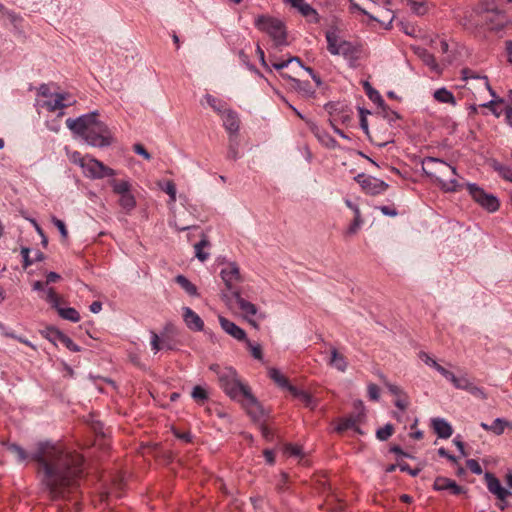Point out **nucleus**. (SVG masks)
I'll return each mask as SVG.
<instances>
[{
	"instance_id": "nucleus-52",
	"label": "nucleus",
	"mask_w": 512,
	"mask_h": 512,
	"mask_svg": "<svg viewBox=\"0 0 512 512\" xmlns=\"http://www.w3.org/2000/svg\"><path fill=\"white\" fill-rule=\"evenodd\" d=\"M285 453L290 455V456H294V457H300L301 458L303 456L302 448L300 446L294 445V444L286 445Z\"/></svg>"
},
{
	"instance_id": "nucleus-6",
	"label": "nucleus",
	"mask_w": 512,
	"mask_h": 512,
	"mask_svg": "<svg viewBox=\"0 0 512 512\" xmlns=\"http://www.w3.org/2000/svg\"><path fill=\"white\" fill-rule=\"evenodd\" d=\"M75 100L67 93H52L45 84L38 89L36 105L49 112H57L59 116L64 114V108L71 106Z\"/></svg>"
},
{
	"instance_id": "nucleus-57",
	"label": "nucleus",
	"mask_w": 512,
	"mask_h": 512,
	"mask_svg": "<svg viewBox=\"0 0 512 512\" xmlns=\"http://www.w3.org/2000/svg\"><path fill=\"white\" fill-rule=\"evenodd\" d=\"M467 392H469L471 395H473L477 398L483 399V400L487 398L485 391L481 387L475 385L474 383L470 386V388L467 390Z\"/></svg>"
},
{
	"instance_id": "nucleus-51",
	"label": "nucleus",
	"mask_w": 512,
	"mask_h": 512,
	"mask_svg": "<svg viewBox=\"0 0 512 512\" xmlns=\"http://www.w3.org/2000/svg\"><path fill=\"white\" fill-rule=\"evenodd\" d=\"M299 401H301L305 406L314 408L316 406V403L313 399V397L306 391L303 390L301 394H299V397H297Z\"/></svg>"
},
{
	"instance_id": "nucleus-33",
	"label": "nucleus",
	"mask_w": 512,
	"mask_h": 512,
	"mask_svg": "<svg viewBox=\"0 0 512 512\" xmlns=\"http://www.w3.org/2000/svg\"><path fill=\"white\" fill-rule=\"evenodd\" d=\"M210 246V243L208 239L204 236L200 242L196 243L194 246L195 249V256L201 261L204 262L208 259L209 253L205 252L204 249L208 248Z\"/></svg>"
},
{
	"instance_id": "nucleus-50",
	"label": "nucleus",
	"mask_w": 512,
	"mask_h": 512,
	"mask_svg": "<svg viewBox=\"0 0 512 512\" xmlns=\"http://www.w3.org/2000/svg\"><path fill=\"white\" fill-rule=\"evenodd\" d=\"M381 379L384 381L389 392L391 394H393L395 397H400L403 394H405V392L403 391V389L401 387H399L398 385L392 384L390 382H387L386 378L383 375H381Z\"/></svg>"
},
{
	"instance_id": "nucleus-59",
	"label": "nucleus",
	"mask_w": 512,
	"mask_h": 512,
	"mask_svg": "<svg viewBox=\"0 0 512 512\" xmlns=\"http://www.w3.org/2000/svg\"><path fill=\"white\" fill-rule=\"evenodd\" d=\"M52 222L57 227V229L59 230L62 238L63 239H67L68 231L66 229L65 223L62 220H60V219H58L56 217H52Z\"/></svg>"
},
{
	"instance_id": "nucleus-8",
	"label": "nucleus",
	"mask_w": 512,
	"mask_h": 512,
	"mask_svg": "<svg viewBox=\"0 0 512 512\" xmlns=\"http://www.w3.org/2000/svg\"><path fill=\"white\" fill-rule=\"evenodd\" d=\"M113 192L119 196L118 203L126 212L130 213L137 205L136 198L132 193V184L128 179L110 181Z\"/></svg>"
},
{
	"instance_id": "nucleus-1",
	"label": "nucleus",
	"mask_w": 512,
	"mask_h": 512,
	"mask_svg": "<svg viewBox=\"0 0 512 512\" xmlns=\"http://www.w3.org/2000/svg\"><path fill=\"white\" fill-rule=\"evenodd\" d=\"M42 467L43 483L53 498L65 497L78 485L82 474L83 458L62 445L39 443L31 455Z\"/></svg>"
},
{
	"instance_id": "nucleus-60",
	"label": "nucleus",
	"mask_w": 512,
	"mask_h": 512,
	"mask_svg": "<svg viewBox=\"0 0 512 512\" xmlns=\"http://www.w3.org/2000/svg\"><path fill=\"white\" fill-rule=\"evenodd\" d=\"M467 467L470 469V471L476 475L482 474L483 470L479 462L475 459H469L466 462Z\"/></svg>"
},
{
	"instance_id": "nucleus-29",
	"label": "nucleus",
	"mask_w": 512,
	"mask_h": 512,
	"mask_svg": "<svg viewBox=\"0 0 512 512\" xmlns=\"http://www.w3.org/2000/svg\"><path fill=\"white\" fill-rule=\"evenodd\" d=\"M418 55L422 59L424 64L427 65L431 69V71L435 72L436 74H441V71H442L441 67L436 62L434 56L431 53H429L426 50H420L418 52Z\"/></svg>"
},
{
	"instance_id": "nucleus-36",
	"label": "nucleus",
	"mask_w": 512,
	"mask_h": 512,
	"mask_svg": "<svg viewBox=\"0 0 512 512\" xmlns=\"http://www.w3.org/2000/svg\"><path fill=\"white\" fill-rule=\"evenodd\" d=\"M316 137L321 142L322 145H324L327 148L334 149L337 147L336 140L328 134L326 131L323 130H317L315 132Z\"/></svg>"
},
{
	"instance_id": "nucleus-2",
	"label": "nucleus",
	"mask_w": 512,
	"mask_h": 512,
	"mask_svg": "<svg viewBox=\"0 0 512 512\" xmlns=\"http://www.w3.org/2000/svg\"><path fill=\"white\" fill-rule=\"evenodd\" d=\"M210 370L217 374L218 382L223 391L233 400H239L247 413L259 420L263 416V409L257 399L252 395L249 387L241 382L237 371L231 367H220L217 364L210 366Z\"/></svg>"
},
{
	"instance_id": "nucleus-13",
	"label": "nucleus",
	"mask_w": 512,
	"mask_h": 512,
	"mask_svg": "<svg viewBox=\"0 0 512 512\" xmlns=\"http://www.w3.org/2000/svg\"><path fill=\"white\" fill-rule=\"evenodd\" d=\"M467 88L473 93L475 100L480 101V104L488 101L486 99L487 93L491 97L490 99H493V94L498 95L490 86L487 76L476 78V81H470Z\"/></svg>"
},
{
	"instance_id": "nucleus-24",
	"label": "nucleus",
	"mask_w": 512,
	"mask_h": 512,
	"mask_svg": "<svg viewBox=\"0 0 512 512\" xmlns=\"http://www.w3.org/2000/svg\"><path fill=\"white\" fill-rule=\"evenodd\" d=\"M378 3H373L374 5L383 6V20L380 21L386 29L391 27V24L395 18V14L391 9L392 0H377Z\"/></svg>"
},
{
	"instance_id": "nucleus-45",
	"label": "nucleus",
	"mask_w": 512,
	"mask_h": 512,
	"mask_svg": "<svg viewBox=\"0 0 512 512\" xmlns=\"http://www.w3.org/2000/svg\"><path fill=\"white\" fill-rule=\"evenodd\" d=\"M45 291V300L51 304L53 308H58L60 305V297L56 294L53 288H48Z\"/></svg>"
},
{
	"instance_id": "nucleus-49",
	"label": "nucleus",
	"mask_w": 512,
	"mask_h": 512,
	"mask_svg": "<svg viewBox=\"0 0 512 512\" xmlns=\"http://www.w3.org/2000/svg\"><path fill=\"white\" fill-rule=\"evenodd\" d=\"M363 224L362 216H354L352 223L349 225L347 229V234L354 235L358 232Z\"/></svg>"
},
{
	"instance_id": "nucleus-61",
	"label": "nucleus",
	"mask_w": 512,
	"mask_h": 512,
	"mask_svg": "<svg viewBox=\"0 0 512 512\" xmlns=\"http://www.w3.org/2000/svg\"><path fill=\"white\" fill-rule=\"evenodd\" d=\"M133 150L136 154L142 156L144 159L146 160H150L151 159V155L150 153L144 148L143 145L141 144H135L133 146Z\"/></svg>"
},
{
	"instance_id": "nucleus-40",
	"label": "nucleus",
	"mask_w": 512,
	"mask_h": 512,
	"mask_svg": "<svg viewBox=\"0 0 512 512\" xmlns=\"http://www.w3.org/2000/svg\"><path fill=\"white\" fill-rule=\"evenodd\" d=\"M451 383L453 384V386L455 388L465 390V391H467L470 388V386L473 384V382L466 375H462L459 377L454 375Z\"/></svg>"
},
{
	"instance_id": "nucleus-64",
	"label": "nucleus",
	"mask_w": 512,
	"mask_h": 512,
	"mask_svg": "<svg viewBox=\"0 0 512 512\" xmlns=\"http://www.w3.org/2000/svg\"><path fill=\"white\" fill-rule=\"evenodd\" d=\"M256 54H257V55H258V57H259V60H260V62H261V65H262L265 69H267V70H269V71H270V67H269V65L267 64L266 60H265V53H264L263 49L260 47V45H257V46H256Z\"/></svg>"
},
{
	"instance_id": "nucleus-30",
	"label": "nucleus",
	"mask_w": 512,
	"mask_h": 512,
	"mask_svg": "<svg viewBox=\"0 0 512 512\" xmlns=\"http://www.w3.org/2000/svg\"><path fill=\"white\" fill-rule=\"evenodd\" d=\"M205 99L207 104L220 116L224 113V111H227L229 109L227 108V104L224 101L217 99L212 95L207 94L205 96Z\"/></svg>"
},
{
	"instance_id": "nucleus-20",
	"label": "nucleus",
	"mask_w": 512,
	"mask_h": 512,
	"mask_svg": "<svg viewBox=\"0 0 512 512\" xmlns=\"http://www.w3.org/2000/svg\"><path fill=\"white\" fill-rule=\"evenodd\" d=\"M221 118L227 132L231 135H236L239 131L240 124L238 114L235 111L228 109L227 111H224Z\"/></svg>"
},
{
	"instance_id": "nucleus-17",
	"label": "nucleus",
	"mask_w": 512,
	"mask_h": 512,
	"mask_svg": "<svg viewBox=\"0 0 512 512\" xmlns=\"http://www.w3.org/2000/svg\"><path fill=\"white\" fill-rule=\"evenodd\" d=\"M283 1H284V3L297 9L298 12L302 16L309 18L315 22L318 21L317 11L310 4H308L305 0H283Z\"/></svg>"
},
{
	"instance_id": "nucleus-63",
	"label": "nucleus",
	"mask_w": 512,
	"mask_h": 512,
	"mask_svg": "<svg viewBox=\"0 0 512 512\" xmlns=\"http://www.w3.org/2000/svg\"><path fill=\"white\" fill-rule=\"evenodd\" d=\"M439 374H441L445 379H447L448 381H452L453 377H454V374L449 371L448 369H446L445 367H443L442 365H438L435 369Z\"/></svg>"
},
{
	"instance_id": "nucleus-22",
	"label": "nucleus",
	"mask_w": 512,
	"mask_h": 512,
	"mask_svg": "<svg viewBox=\"0 0 512 512\" xmlns=\"http://www.w3.org/2000/svg\"><path fill=\"white\" fill-rule=\"evenodd\" d=\"M481 428L485 431L494 433L495 435H502L506 428L512 429V422L507 421L503 418H496L491 424L482 422Z\"/></svg>"
},
{
	"instance_id": "nucleus-38",
	"label": "nucleus",
	"mask_w": 512,
	"mask_h": 512,
	"mask_svg": "<svg viewBox=\"0 0 512 512\" xmlns=\"http://www.w3.org/2000/svg\"><path fill=\"white\" fill-rule=\"evenodd\" d=\"M7 451L11 453L19 462H24L29 458V455L25 452V450L16 444L8 445Z\"/></svg>"
},
{
	"instance_id": "nucleus-31",
	"label": "nucleus",
	"mask_w": 512,
	"mask_h": 512,
	"mask_svg": "<svg viewBox=\"0 0 512 512\" xmlns=\"http://www.w3.org/2000/svg\"><path fill=\"white\" fill-rule=\"evenodd\" d=\"M269 377L281 388L285 389V387L289 386L288 379L282 374V372L277 368H269L268 369Z\"/></svg>"
},
{
	"instance_id": "nucleus-43",
	"label": "nucleus",
	"mask_w": 512,
	"mask_h": 512,
	"mask_svg": "<svg viewBox=\"0 0 512 512\" xmlns=\"http://www.w3.org/2000/svg\"><path fill=\"white\" fill-rule=\"evenodd\" d=\"M58 340L70 351L79 352L80 347L67 335L58 333Z\"/></svg>"
},
{
	"instance_id": "nucleus-42",
	"label": "nucleus",
	"mask_w": 512,
	"mask_h": 512,
	"mask_svg": "<svg viewBox=\"0 0 512 512\" xmlns=\"http://www.w3.org/2000/svg\"><path fill=\"white\" fill-rule=\"evenodd\" d=\"M347 429H354L356 432L361 433L359 428L356 426V421L352 418H346L341 420L336 427V430L338 432H342Z\"/></svg>"
},
{
	"instance_id": "nucleus-10",
	"label": "nucleus",
	"mask_w": 512,
	"mask_h": 512,
	"mask_svg": "<svg viewBox=\"0 0 512 512\" xmlns=\"http://www.w3.org/2000/svg\"><path fill=\"white\" fill-rule=\"evenodd\" d=\"M467 190L471 195L472 199L486 211L493 213L499 209V199L495 195L486 192L477 184L468 183Z\"/></svg>"
},
{
	"instance_id": "nucleus-9",
	"label": "nucleus",
	"mask_w": 512,
	"mask_h": 512,
	"mask_svg": "<svg viewBox=\"0 0 512 512\" xmlns=\"http://www.w3.org/2000/svg\"><path fill=\"white\" fill-rule=\"evenodd\" d=\"M480 106L488 108L496 118L504 114L506 123L512 128V91L506 98L493 94V99L481 103Z\"/></svg>"
},
{
	"instance_id": "nucleus-37",
	"label": "nucleus",
	"mask_w": 512,
	"mask_h": 512,
	"mask_svg": "<svg viewBox=\"0 0 512 512\" xmlns=\"http://www.w3.org/2000/svg\"><path fill=\"white\" fill-rule=\"evenodd\" d=\"M175 281L188 293L190 296H197V288L196 286L191 283L185 276L178 275L175 278Z\"/></svg>"
},
{
	"instance_id": "nucleus-34",
	"label": "nucleus",
	"mask_w": 512,
	"mask_h": 512,
	"mask_svg": "<svg viewBox=\"0 0 512 512\" xmlns=\"http://www.w3.org/2000/svg\"><path fill=\"white\" fill-rule=\"evenodd\" d=\"M291 80L293 81L294 83V88L302 93L303 96L307 97V98H311V97H314L315 95V90H313L309 83L306 82V81H301V80H298V79H294V78H291Z\"/></svg>"
},
{
	"instance_id": "nucleus-19",
	"label": "nucleus",
	"mask_w": 512,
	"mask_h": 512,
	"mask_svg": "<svg viewBox=\"0 0 512 512\" xmlns=\"http://www.w3.org/2000/svg\"><path fill=\"white\" fill-rule=\"evenodd\" d=\"M183 320L186 326L192 331H202L204 322L201 317L189 307H183Z\"/></svg>"
},
{
	"instance_id": "nucleus-62",
	"label": "nucleus",
	"mask_w": 512,
	"mask_h": 512,
	"mask_svg": "<svg viewBox=\"0 0 512 512\" xmlns=\"http://www.w3.org/2000/svg\"><path fill=\"white\" fill-rule=\"evenodd\" d=\"M394 404L399 409L405 410L407 408L408 404H409L408 397H407L406 393L403 394L400 397H396V400H395Z\"/></svg>"
},
{
	"instance_id": "nucleus-23",
	"label": "nucleus",
	"mask_w": 512,
	"mask_h": 512,
	"mask_svg": "<svg viewBox=\"0 0 512 512\" xmlns=\"http://www.w3.org/2000/svg\"><path fill=\"white\" fill-rule=\"evenodd\" d=\"M234 298L243 316L250 321L257 314L256 306L245 300L239 292L234 293Z\"/></svg>"
},
{
	"instance_id": "nucleus-15",
	"label": "nucleus",
	"mask_w": 512,
	"mask_h": 512,
	"mask_svg": "<svg viewBox=\"0 0 512 512\" xmlns=\"http://www.w3.org/2000/svg\"><path fill=\"white\" fill-rule=\"evenodd\" d=\"M433 489L436 491H447L451 495L466 493V490L454 480L443 476H439L434 480Z\"/></svg>"
},
{
	"instance_id": "nucleus-55",
	"label": "nucleus",
	"mask_w": 512,
	"mask_h": 512,
	"mask_svg": "<svg viewBox=\"0 0 512 512\" xmlns=\"http://www.w3.org/2000/svg\"><path fill=\"white\" fill-rule=\"evenodd\" d=\"M368 396L373 401H378L380 398V389L376 384L370 383L367 387Z\"/></svg>"
},
{
	"instance_id": "nucleus-18",
	"label": "nucleus",
	"mask_w": 512,
	"mask_h": 512,
	"mask_svg": "<svg viewBox=\"0 0 512 512\" xmlns=\"http://www.w3.org/2000/svg\"><path fill=\"white\" fill-rule=\"evenodd\" d=\"M219 323L221 328L234 339L238 341H245L247 339L246 332L234 322L219 316Z\"/></svg>"
},
{
	"instance_id": "nucleus-41",
	"label": "nucleus",
	"mask_w": 512,
	"mask_h": 512,
	"mask_svg": "<svg viewBox=\"0 0 512 512\" xmlns=\"http://www.w3.org/2000/svg\"><path fill=\"white\" fill-rule=\"evenodd\" d=\"M160 188L169 195V204H174L176 202V186L174 182L167 181L163 185H160Z\"/></svg>"
},
{
	"instance_id": "nucleus-7",
	"label": "nucleus",
	"mask_w": 512,
	"mask_h": 512,
	"mask_svg": "<svg viewBox=\"0 0 512 512\" xmlns=\"http://www.w3.org/2000/svg\"><path fill=\"white\" fill-rule=\"evenodd\" d=\"M254 25L259 31L269 35L276 46L287 44L286 28L280 19L268 15H259L255 18Z\"/></svg>"
},
{
	"instance_id": "nucleus-58",
	"label": "nucleus",
	"mask_w": 512,
	"mask_h": 512,
	"mask_svg": "<svg viewBox=\"0 0 512 512\" xmlns=\"http://www.w3.org/2000/svg\"><path fill=\"white\" fill-rule=\"evenodd\" d=\"M5 15L15 27L21 25L23 21L22 16L15 13L14 11H5Z\"/></svg>"
},
{
	"instance_id": "nucleus-12",
	"label": "nucleus",
	"mask_w": 512,
	"mask_h": 512,
	"mask_svg": "<svg viewBox=\"0 0 512 512\" xmlns=\"http://www.w3.org/2000/svg\"><path fill=\"white\" fill-rule=\"evenodd\" d=\"M356 182L360 185L362 190L370 195H379L384 193L388 184L376 177L359 174L355 177Z\"/></svg>"
},
{
	"instance_id": "nucleus-46",
	"label": "nucleus",
	"mask_w": 512,
	"mask_h": 512,
	"mask_svg": "<svg viewBox=\"0 0 512 512\" xmlns=\"http://www.w3.org/2000/svg\"><path fill=\"white\" fill-rule=\"evenodd\" d=\"M87 157H89V155H85V156H83V155H82L80 152H78V151H73V152L68 153V158H69V160H70L72 163H74V164L78 165L81 169H82V167H83L84 163L86 162Z\"/></svg>"
},
{
	"instance_id": "nucleus-47",
	"label": "nucleus",
	"mask_w": 512,
	"mask_h": 512,
	"mask_svg": "<svg viewBox=\"0 0 512 512\" xmlns=\"http://www.w3.org/2000/svg\"><path fill=\"white\" fill-rule=\"evenodd\" d=\"M393 430L394 428L391 424H386L377 430L376 437L381 441H385L393 434Z\"/></svg>"
},
{
	"instance_id": "nucleus-56",
	"label": "nucleus",
	"mask_w": 512,
	"mask_h": 512,
	"mask_svg": "<svg viewBox=\"0 0 512 512\" xmlns=\"http://www.w3.org/2000/svg\"><path fill=\"white\" fill-rule=\"evenodd\" d=\"M419 358L429 367L436 369L439 363L426 352H420Z\"/></svg>"
},
{
	"instance_id": "nucleus-32",
	"label": "nucleus",
	"mask_w": 512,
	"mask_h": 512,
	"mask_svg": "<svg viewBox=\"0 0 512 512\" xmlns=\"http://www.w3.org/2000/svg\"><path fill=\"white\" fill-rule=\"evenodd\" d=\"M56 310L58 311L59 315L65 320H69L74 323H77L80 321V314L78 313V311L75 308H72V307L62 308L59 305L58 308H56Z\"/></svg>"
},
{
	"instance_id": "nucleus-26",
	"label": "nucleus",
	"mask_w": 512,
	"mask_h": 512,
	"mask_svg": "<svg viewBox=\"0 0 512 512\" xmlns=\"http://www.w3.org/2000/svg\"><path fill=\"white\" fill-rule=\"evenodd\" d=\"M329 364L340 372H345L348 366L345 356L340 354L336 348L331 349Z\"/></svg>"
},
{
	"instance_id": "nucleus-3",
	"label": "nucleus",
	"mask_w": 512,
	"mask_h": 512,
	"mask_svg": "<svg viewBox=\"0 0 512 512\" xmlns=\"http://www.w3.org/2000/svg\"><path fill=\"white\" fill-rule=\"evenodd\" d=\"M66 126L73 134L83 138L87 144L93 147H108L114 140L109 127L98 119L96 111L78 118H68Z\"/></svg>"
},
{
	"instance_id": "nucleus-5",
	"label": "nucleus",
	"mask_w": 512,
	"mask_h": 512,
	"mask_svg": "<svg viewBox=\"0 0 512 512\" xmlns=\"http://www.w3.org/2000/svg\"><path fill=\"white\" fill-rule=\"evenodd\" d=\"M325 37L330 54L344 57L351 66L356 65L360 58V49L357 45L345 40L337 28L328 29Z\"/></svg>"
},
{
	"instance_id": "nucleus-35",
	"label": "nucleus",
	"mask_w": 512,
	"mask_h": 512,
	"mask_svg": "<svg viewBox=\"0 0 512 512\" xmlns=\"http://www.w3.org/2000/svg\"><path fill=\"white\" fill-rule=\"evenodd\" d=\"M250 351L251 356L259 361H264L262 346L258 342H253L248 338L244 341Z\"/></svg>"
},
{
	"instance_id": "nucleus-16",
	"label": "nucleus",
	"mask_w": 512,
	"mask_h": 512,
	"mask_svg": "<svg viewBox=\"0 0 512 512\" xmlns=\"http://www.w3.org/2000/svg\"><path fill=\"white\" fill-rule=\"evenodd\" d=\"M485 480L489 492L495 495L500 501H505L511 495V492L504 488L499 479L493 474L486 473Z\"/></svg>"
},
{
	"instance_id": "nucleus-54",
	"label": "nucleus",
	"mask_w": 512,
	"mask_h": 512,
	"mask_svg": "<svg viewBox=\"0 0 512 512\" xmlns=\"http://www.w3.org/2000/svg\"><path fill=\"white\" fill-rule=\"evenodd\" d=\"M400 29L406 35H409V36H412V37H416L418 35V29L414 25H412L410 23L401 22L400 23Z\"/></svg>"
},
{
	"instance_id": "nucleus-11",
	"label": "nucleus",
	"mask_w": 512,
	"mask_h": 512,
	"mask_svg": "<svg viewBox=\"0 0 512 512\" xmlns=\"http://www.w3.org/2000/svg\"><path fill=\"white\" fill-rule=\"evenodd\" d=\"M82 172L85 177L90 179H102L104 177H113L116 171L101 161L89 156L82 167Z\"/></svg>"
},
{
	"instance_id": "nucleus-21",
	"label": "nucleus",
	"mask_w": 512,
	"mask_h": 512,
	"mask_svg": "<svg viewBox=\"0 0 512 512\" xmlns=\"http://www.w3.org/2000/svg\"><path fill=\"white\" fill-rule=\"evenodd\" d=\"M431 425L439 438L447 439L453 434V428L451 424L444 418H433L431 420Z\"/></svg>"
},
{
	"instance_id": "nucleus-53",
	"label": "nucleus",
	"mask_w": 512,
	"mask_h": 512,
	"mask_svg": "<svg viewBox=\"0 0 512 512\" xmlns=\"http://www.w3.org/2000/svg\"><path fill=\"white\" fill-rule=\"evenodd\" d=\"M483 75L477 74L475 71L470 69H463L462 70V78L464 81H466V86L469 84L470 81H476V78H481Z\"/></svg>"
},
{
	"instance_id": "nucleus-28",
	"label": "nucleus",
	"mask_w": 512,
	"mask_h": 512,
	"mask_svg": "<svg viewBox=\"0 0 512 512\" xmlns=\"http://www.w3.org/2000/svg\"><path fill=\"white\" fill-rule=\"evenodd\" d=\"M151 348L156 354L160 350H171L172 345L169 339H161L155 332H151Z\"/></svg>"
},
{
	"instance_id": "nucleus-14",
	"label": "nucleus",
	"mask_w": 512,
	"mask_h": 512,
	"mask_svg": "<svg viewBox=\"0 0 512 512\" xmlns=\"http://www.w3.org/2000/svg\"><path fill=\"white\" fill-rule=\"evenodd\" d=\"M220 276L228 290H232L236 284L242 281L239 266L235 262H228L222 268Z\"/></svg>"
},
{
	"instance_id": "nucleus-44",
	"label": "nucleus",
	"mask_w": 512,
	"mask_h": 512,
	"mask_svg": "<svg viewBox=\"0 0 512 512\" xmlns=\"http://www.w3.org/2000/svg\"><path fill=\"white\" fill-rule=\"evenodd\" d=\"M191 396L197 402H204L208 398V393L203 386L197 385L193 388Z\"/></svg>"
},
{
	"instance_id": "nucleus-48",
	"label": "nucleus",
	"mask_w": 512,
	"mask_h": 512,
	"mask_svg": "<svg viewBox=\"0 0 512 512\" xmlns=\"http://www.w3.org/2000/svg\"><path fill=\"white\" fill-rule=\"evenodd\" d=\"M495 170L499 173V175L509 181L512 182V168L505 165H497L495 166Z\"/></svg>"
},
{
	"instance_id": "nucleus-25",
	"label": "nucleus",
	"mask_w": 512,
	"mask_h": 512,
	"mask_svg": "<svg viewBox=\"0 0 512 512\" xmlns=\"http://www.w3.org/2000/svg\"><path fill=\"white\" fill-rule=\"evenodd\" d=\"M349 2H350V10L352 12L358 11L361 14L366 15L371 20L379 21L376 17H374L372 14H370L365 9V6L368 3H378L377 0H349Z\"/></svg>"
},
{
	"instance_id": "nucleus-39",
	"label": "nucleus",
	"mask_w": 512,
	"mask_h": 512,
	"mask_svg": "<svg viewBox=\"0 0 512 512\" xmlns=\"http://www.w3.org/2000/svg\"><path fill=\"white\" fill-rule=\"evenodd\" d=\"M408 5L410 10L419 16L426 14L428 11V6L425 1L408 0Z\"/></svg>"
},
{
	"instance_id": "nucleus-4",
	"label": "nucleus",
	"mask_w": 512,
	"mask_h": 512,
	"mask_svg": "<svg viewBox=\"0 0 512 512\" xmlns=\"http://www.w3.org/2000/svg\"><path fill=\"white\" fill-rule=\"evenodd\" d=\"M423 172L433 179L445 192H456L462 185L458 181L456 168L434 157H426L422 160Z\"/></svg>"
},
{
	"instance_id": "nucleus-27",
	"label": "nucleus",
	"mask_w": 512,
	"mask_h": 512,
	"mask_svg": "<svg viewBox=\"0 0 512 512\" xmlns=\"http://www.w3.org/2000/svg\"><path fill=\"white\" fill-rule=\"evenodd\" d=\"M433 97L439 103L451 104L453 106H456L457 104L453 93L445 87L435 90Z\"/></svg>"
}]
</instances>
